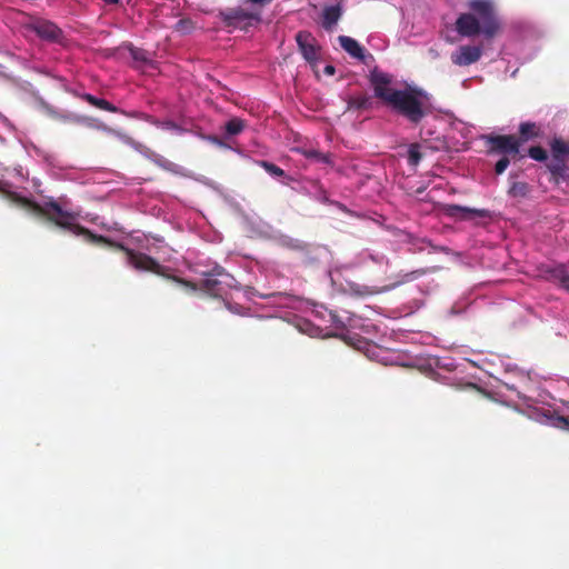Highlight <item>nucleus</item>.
Instances as JSON below:
<instances>
[{
	"label": "nucleus",
	"mask_w": 569,
	"mask_h": 569,
	"mask_svg": "<svg viewBox=\"0 0 569 569\" xmlns=\"http://www.w3.org/2000/svg\"><path fill=\"white\" fill-rule=\"evenodd\" d=\"M422 159V153L420 152V146L418 143H412L408 149V162L410 166H418Z\"/></svg>",
	"instance_id": "nucleus-23"
},
{
	"label": "nucleus",
	"mask_w": 569,
	"mask_h": 569,
	"mask_svg": "<svg viewBox=\"0 0 569 569\" xmlns=\"http://www.w3.org/2000/svg\"><path fill=\"white\" fill-rule=\"evenodd\" d=\"M130 53H131L132 59L136 61H141V62L148 61L147 52L142 49L132 48L130 50Z\"/></svg>",
	"instance_id": "nucleus-29"
},
{
	"label": "nucleus",
	"mask_w": 569,
	"mask_h": 569,
	"mask_svg": "<svg viewBox=\"0 0 569 569\" xmlns=\"http://www.w3.org/2000/svg\"><path fill=\"white\" fill-rule=\"evenodd\" d=\"M369 82L373 89L375 97L380 99L387 106L390 99L399 89L391 88L392 76L375 67L369 73Z\"/></svg>",
	"instance_id": "nucleus-8"
},
{
	"label": "nucleus",
	"mask_w": 569,
	"mask_h": 569,
	"mask_svg": "<svg viewBox=\"0 0 569 569\" xmlns=\"http://www.w3.org/2000/svg\"><path fill=\"white\" fill-rule=\"evenodd\" d=\"M471 12L461 13L456 20V30L462 37H475L483 33L487 38L495 37L500 29L493 3L490 0H470Z\"/></svg>",
	"instance_id": "nucleus-4"
},
{
	"label": "nucleus",
	"mask_w": 569,
	"mask_h": 569,
	"mask_svg": "<svg viewBox=\"0 0 569 569\" xmlns=\"http://www.w3.org/2000/svg\"><path fill=\"white\" fill-rule=\"evenodd\" d=\"M325 72H326L327 74L333 76V74H335V72H336V69H335V67H333V66H327V67L325 68Z\"/></svg>",
	"instance_id": "nucleus-33"
},
{
	"label": "nucleus",
	"mask_w": 569,
	"mask_h": 569,
	"mask_svg": "<svg viewBox=\"0 0 569 569\" xmlns=\"http://www.w3.org/2000/svg\"><path fill=\"white\" fill-rule=\"evenodd\" d=\"M118 246L127 254L128 263L139 271H149L156 273L158 276L178 282L192 291L200 289L212 297H220L224 291V281L216 277L203 276L204 279H202L199 283H196L177 276H168L164 272L166 268L162 267L154 258L142 252H137L132 249L124 247L123 244Z\"/></svg>",
	"instance_id": "nucleus-5"
},
{
	"label": "nucleus",
	"mask_w": 569,
	"mask_h": 569,
	"mask_svg": "<svg viewBox=\"0 0 569 569\" xmlns=\"http://www.w3.org/2000/svg\"><path fill=\"white\" fill-rule=\"evenodd\" d=\"M425 273H426V271L423 269H418V270H413V271L406 272V273H399L397 276L398 280L396 282H393L392 284L388 286L387 289L390 290L400 284L413 281V280L420 278L421 276H423Z\"/></svg>",
	"instance_id": "nucleus-18"
},
{
	"label": "nucleus",
	"mask_w": 569,
	"mask_h": 569,
	"mask_svg": "<svg viewBox=\"0 0 569 569\" xmlns=\"http://www.w3.org/2000/svg\"><path fill=\"white\" fill-rule=\"evenodd\" d=\"M548 170L556 178L563 177L566 171V159L563 158H551L547 164Z\"/></svg>",
	"instance_id": "nucleus-21"
},
{
	"label": "nucleus",
	"mask_w": 569,
	"mask_h": 569,
	"mask_svg": "<svg viewBox=\"0 0 569 569\" xmlns=\"http://www.w3.org/2000/svg\"><path fill=\"white\" fill-rule=\"evenodd\" d=\"M427 100L428 96L421 89L408 88L398 90L388 106L409 122L418 124L429 113Z\"/></svg>",
	"instance_id": "nucleus-6"
},
{
	"label": "nucleus",
	"mask_w": 569,
	"mask_h": 569,
	"mask_svg": "<svg viewBox=\"0 0 569 569\" xmlns=\"http://www.w3.org/2000/svg\"><path fill=\"white\" fill-rule=\"evenodd\" d=\"M13 199L21 207L32 211L38 216L44 217L48 221L53 222L56 226L67 229L76 236H83L88 242L94 244H108L121 250L118 246L119 243L113 242L104 236L96 234L88 228L76 223L78 214L63 210L57 201H49L44 203V206H41L32 200L18 196H16Z\"/></svg>",
	"instance_id": "nucleus-3"
},
{
	"label": "nucleus",
	"mask_w": 569,
	"mask_h": 569,
	"mask_svg": "<svg viewBox=\"0 0 569 569\" xmlns=\"http://www.w3.org/2000/svg\"><path fill=\"white\" fill-rule=\"evenodd\" d=\"M338 40L341 48L352 58L361 60L363 63H367V59H373L372 54L365 53V48L361 47L360 43L353 38L348 36H339Z\"/></svg>",
	"instance_id": "nucleus-13"
},
{
	"label": "nucleus",
	"mask_w": 569,
	"mask_h": 569,
	"mask_svg": "<svg viewBox=\"0 0 569 569\" xmlns=\"http://www.w3.org/2000/svg\"><path fill=\"white\" fill-rule=\"evenodd\" d=\"M561 287L569 291V272H567L566 277L563 278V281L561 282Z\"/></svg>",
	"instance_id": "nucleus-32"
},
{
	"label": "nucleus",
	"mask_w": 569,
	"mask_h": 569,
	"mask_svg": "<svg viewBox=\"0 0 569 569\" xmlns=\"http://www.w3.org/2000/svg\"><path fill=\"white\" fill-rule=\"evenodd\" d=\"M193 28L191 20L180 19L176 24V30L180 32H190Z\"/></svg>",
	"instance_id": "nucleus-28"
},
{
	"label": "nucleus",
	"mask_w": 569,
	"mask_h": 569,
	"mask_svg": "<svg viewBox=\"0 0 569 569\" xmlns=\"http://www.w3.org/2000/svg\"><path fill=\"white\" fill-rule=\"evenodd\" d=\"M246 2L250 3L253 7L252 9L259 8L258 10H260L261 8L270 4L272 0H246Z\"/></svg>",
	"instance_id": "nucleus-30"
},
{
	"label": "nucleus",
	"mask_w": 569,
	"mask_h": 569,
	"mask_svg": "<svg viewBox=\"0 0 569 569\" xmlns=\"http://www.w3.org/2000/svg\"><path fill=\"white\" fill-rule=\"evenodd\" d=\"M104 1L108 3H118L119 2V0H104Z\"/></svg>",
	"instance_id": "nucleus-35"
},
{
	"label": "nucleus",
	"mask_w": 569,
	"mask_h": 569,
	"mask_svg": "<svg viewBox=\"0 0 569 569\" xmlns=\"http://www.w3.org/2000/svg\"><path fill=\"white\" fill-rule=\"evenodd\" d=\"M482 56L479 46H461L452 54L451 61L456 66L465 67L476 63Z\"/></svg>",
	"instance_id": "nucleus-11"
},
{
	"label": "nucleus",
	"mask_w": 569,
	"mask_h": 569,
	"mask_svg": "<svg viewBox=\"0 0 569 569\" xmlns=\"http://www.w3.org/2000/svg\"><path fill=\"white\" fill-rule=\"evenodd\" d=\"M244 128H246L244 120H242L240 118H232L224 124L226 136L228 138L238 136L239 133H241L243 131Z\"/></svg>",
	"instance_id": "nucleus-19"
},
{
	"label": "nucleus",
	"mask_w": 569,
	"mask_h": 569,
	"mask_svg": "<svg viewBox=\"0 0 569 569\" xmlns=\"http://www.w3.org/2000/svg\"><path fill=\"white\" fill-rule=\"evenodd\" d=\"M69 92H71L73 96L87 101L89 104H91L98 109H101V110H104L108 112H112V113L119 112L118 107H116L114 104L110 103L109 101H107L104 99L97 98L91 93H78L77 91H73V90H70Z\"/></svg>",
	"instance_id": "nucleus-14"
},
{
	"label": "nucleus",
	"mask_w": 569,
	"mask_h": 569,
	"mask_svg": "<svg viewBox=\"0 0 569 569\" xmlns=\"http://www.w3.org/2000/svg\"><path fill=\"white\" fill-rule=\"evenodd\" d=\"M528 156L536 161H546L548 159L547 151L540 146L530 147Z\"/></svg>",
	"instance_id": "nucleus-26"
},
{
	"label": "nucleus",
	"mask_w": 569,
	"mask_h": 569,
	"mask_svg": "<svg viewBox=\"0 0 569 569\" xmlns=\"http://www.w3.org/2000/svg\"><path fill=\"white\" fill-rule=\"evenodd\" d=\"M550 149L553 158L566 159L569 156V143L561 138H553L550 142Z\"/></svg>",
	"instance_id": "nucleus-16"
},
{
	"label": "nucleus",
	"mask_w": 569,
	"mask_h": 569,
	"mask_svg": "<svg viewBox=\"0 0 569 569\" xmlns=\"http://www.w3.org/2000/svg\"><path fill=\"white\" fill-rule=\"evenodd\" d=\"M557 420L561 427L569 429V418L568 417H558Z\"/></svg>",
	"instance_id": "nucleus-31"
},
{
	"label": "nucleus",
	"mask_w": 569,
	"mask_h": 569,
	"mask_svg": "<svg viewBox=\"0 0 569 569\" xmlns=\"http://www.w3.org/2000/svg\"><path fill=\"white\" fill-rule=\"evenodd\" d=\"M341 8L340 6H330L323 9L322 13V27L330 30L340 19Z\"/></svg>",
	"instance_id": "nucleus-15"
},
{
	"label": "nucleus",
	"mask_w": 569,
	"mask_h": 569,
	"mask_svg": "<svg viewBox=\"0 0 569 569\" xmlns=\"http://www.w3.org/2000/svg\"><path fill=\"white\" fill-rule=\"evenodd\" d=\"M13 199L21 207L32 211L38 216L44 217L48 221L53 222L56 226L67 229L76 236H83L88 242L94 244H108L121 250L118 246L119 243L113 242L104 236L96 234L88 228L76 223L78 214L63 210L57 201H49L44 203V206H41L32 200L18 196H16Z\"/></svg>",
	"instance_id": "nucleus-2"
},
{
	"label": "nucleus",
	"mask_w": 569,
	"mask_h": 569,
	"mask_svg": "<svg viewBox=\"0 0 569 569\" xmlns=\"http://www.w3.org/2000/svg\"><path fill=\"white\" fill-rule=\"evenodd\" d=\"M202 274L211 276V277H216V278L221 277V278L232 279V277L226 271V269L218 264L214 266L210 271L203 272Z\"/></svg>",
	"instance_id": "nucleus-27"
},
{
	"label": "nucleus",
	"mask_w": 569,
	"mask_h": 569,
	"mask_svg": "<svg viewBox=\"0 0 569 569\" xmlns=\"http://www.w3.org/2000/svg\"><path fill=\"white\" fill-rule=\"evenodd\" d=\"M567 268L565 264H557L555 267H548L545 270L547 279L558 281L560 284L567 274Z\"/></svg>",
	"instance_id": "nucleus-20"
},
{
	"label": "nucleus",
	"mask_w": 569,
	"mask_h": 569,
	"mask_svg": "<svg viewBox=\"0 0 569 569\" xmlns=\"http://www.w3.org/2000/svg\"><path fill=\"white\" fill-rule=\"evenodd\" d=\"M166 126H167V128H176L177 127L176 123L172 121L167 122Z\"/></svg>",
	"instance_id": "nucleus-34"
},
{
	"label": "nucleus",
	"mask_w": 569,
	"mask_h": 569,
	"mask_svg": "<svg viewBox=\"0 0 569 569\" xmlns=\"http://www.w3.org/2000/svg\"><path fill=\"white\" fill-rule=\"evenodd\" d=\"M301 153L303 154L305 158L317 161V162H321V163H326V164L332 163V158H331L330 153H323L313 148L303 149V150H301Z\"/></svg>",
	"instance_id": "nucleus-17"
},
{
	"label": "nucleus",
	"mask_w": 569,
	"mask_h": 569,
	"mask_svg": "<svg viewBox=\"0 0 569 569\" xmlns=\"http://www.w3.org/2000/svg\"><path fill=\"white\" fill-rule=\"evenodd\" d=\"M442 213L457 221H476L477 219L492 218V212L488 209H475L460 204H445Z\"/></svg>",
	"instance_id": "nucleus-9"
},
{
	"label": "nucleus",
	"mask_w": 569,
	"mask_h": 569,
	"mask_svg": "<svg viewBox=\"0 0 569 569\" xmlns=\"http://www.w3.org/2000/svg\"><path fill=\"white\" fill-rule=\"evenodd\" d=\"M226 27L247 31L261 21V11L258 9L246 10L243 8H230L220 12Z\"/></svg>",
	"instance_id": "nucleus-7"
},
{
	"label": "nucleus",
	"mask_w": 569,
	"mask_h": 569,
	"mask_svg": "<svg viewBox=\"0 0 569 569\" xmlns=\"http://www.w3.org/2000/svg\"><path fill=\"white\" fill-rule=\"evenodd\" d=\"M259 166L262 167L269 174L276 177V178H281V177H284V171L278 167L277 164L272 163V162H269V161H266V160H261L259 161Z\"/></svg>",
	"instance_id": "nucleus-24"
},
{
	"label": "nucleus",
	"mask_w": 569,
	"mask_h": 569,
	"mask_svg": "<svg viewBox=\"0 0 569 569\" xmlns=\"http://www.w3.org/2000/svg\"><path fill=\"white\" fill-rule=\"evenodd\" d=\"M36 34L42 40L58 42L62 38V30L52 21L39 19L31 26Z\"/></svg>",
	"instance_id": "nucleus-12"
},
{
	"label": "nucleus",
	"mask_w": 569,
	"mask_h": 569,
	"mask_svg": "<svg viewBox=\"0 0 569 569\" xmlns=\"http://www.w3.org/2000/svg\"><path fill=\"white\" fill-rule=\"evenodd\" d=\"M370 106H371V101H370V98L367 96L355 97L348 101L349 110H351V109L363 110V109L370 108Z\"/></svg>",
	"instance_id": "nucleus-22"
},
{
	"label": "nucleus",
	"mask_w": 569,
	"mask_h": 569,
	"mask_svg": "<svg viewBox=\"0 0 569 569\" xmlns=\"http://www.w3.org/2000/svg\"><path fill=\"white\" fill-rule=\"evenodd\" d=\"M528 193V184L522 181L512 182L509 188V194L512 197H525Z\"/></svg>",
	"instance_id": "nucleus-25"
},
{
	"label": "nucleus",
	"mask_w": 569,
	"mask_h": 569,
	"mask_svg": "<svg viewBox=\"0 0 569 569\" xmlns=\"http://www.w3.org/2000/svg\"><path fill=\"white\" fill-rule=\"evenodd\" d=\"M296 41L302 57L310 64H316L320 59L321 47L309 31H299Z\"/></svg>",
	"instance_id": "nucleus-10"
},
{
	"label": "nucleus",
	"mask_w": 569,
	"mask_h": 569,
	"mask_svg": "<svg viewBox=\"0 0 569 569\" xmlns=\"http://www.w3.org/2000/svg\"><path fill=\"white\" fill-rule=\"evenodd\" d=\"M539 136L540 128L537 123L529 121L519 124L518 134L490 133L482 136L487 154L499 157L495 163V173L502 174L511 161L525 159L526 154L521 151L522 144Z\"/></svg>",
	"instance_id": "nucleus-1"
}]
</instances>
